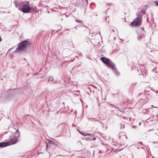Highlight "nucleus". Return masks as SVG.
Listing matches in <instances>:
<instances>
[{
    "label": "nucleus",
    "instance_id": "obj_1",
    "mask_svg": "<svg viewBox=\"0 0 158 158\" xmlns=\"http://www.w3.org/2000/svg\"><path fill=\"white\" fill-rule=\"evenodd\" d=\"M19 132L17 131L16 132L10 136L8 141L7 142L0 143V147H4L16 143L19 136Z\"/></svg>",
    "mask_w": 158,
    "mask_h": 158
},
{
    "label": "nucleus",
    "instance_id": "obj_2",
    "mask_svg": "<svg viewBox=\"0 0 158 158\" xmlns=\"http://www.w3.org/2000/svg\"><path fill=\"white\" fill-rule=\"evenodd\" d=\"M142 18L138 17L135 18L131 23V26L134 27H139L142 23Z\"/></svg>",
    "mask_w": 158,
    "mask_h": 158
},
{
    "label": "nucleus",
    "instance_id": "obj_3",
    "mask_svg": "<svg viewBox=\"0 0 158 158\" xmlns=\"http://www.w3.org/2000/svg\"><path fill=\"white\" fill-rule=\"evenodd\" d=\"M28 41L25 40L18 44L17 49L19 50H22L26 49L28 44Z\"/></svg>",
    "mask_w": 158,
    "mask_h": 158
},
{
    "label": "nucleus",
    "instance_id": "obj_4",
    "mask_svg": "<svg viewBox=\"0 0 158 158\" xmlns=\"http://www.w3.org/2000/svg\"><path fill=\"white\" fill-rule=\"evenodd\" d=\"M19 9L24 13H27L31 10V8L28 5H24L22 6L21 8H19Z\"/></svg>",
    "mask_w": 158,
    "mask_h": 158
},
{
    "label": "nucleus",
    "instance_id": "obj_5",
    "mask_svg": "<svg viewBox=\"0 0 158 158\" xmlns=\"http://www.w3.org/2000/svg\"><path fill=\"white\" fill-rule=\"evenodd\" d=\"M106 66H107L109 68L112 69V70H114L115 69V67L114 64L111 61L108 63V64H106Z\"/></svg>",
    "mask_w": 158,
    "mask_h": 158
},
{
    "label": "nucleus",
    "instance_id": "obj_6",
    "mask_svg": "<svg viewBox=\"0 0 158 158\" xmlns=\"http://www.w3.org/2000/svg\"><path fill=\"white\" fill-rule=\"evenodd\" d=\"M101 59L102 62L106 64H108L110 61L109 59L104 57L101 58Z\"/></svg>",
    "mask_w": 158,
    "mask_h": 158
},
{
    "label": "nucleus",
    "instance_id": "obj_7",
    "mask_svg": "<svg viewBox=\"0 0 158 158\" xmlns=\"http://www.w3.org/2000/svg\"><path fill=\"white\" fill-rule=\"evenodd\" d=\"M154 3L155 4V6H158V2L157 1H155L154 2Z\"/></svg>",
    "mask_w": 158,
    "mask_h": 158
},
{
    "label": "nucleus",
    "instance_id": "obj_8",
    "mask_svg": "<svg viewBox=\"0 0 158 158\" xmlns=\"http://www.w3.org/2000/svg\"><path fill=\"white\" fill-rule=\"evenodd\" d=\"M53 77H50L49 78V81H52L53 80Z\"/></svg>",
    "mask_w": 158,
    "mask_h": 158
},
{
    "label": "nucleus",
    "instance_id": "obj_9",
    "mask_svg": "<svg viewBox=\"0 0 158 158\" xmlns=\"http://www.w3.org/2000/svg\"><path fill=\"white\" fill-rule=\"evenodd\" d=\"M76 21L77 22H78V23H82V21H81H81H79V20H76Z\"/></svg>",
    "mask_w": 158,
    "mask_h": 158
},
{
    "label": "nucleus",
    "instance_id": "obj_10",
    "mask_svg": "<svg viewBox=\"0 0 158 158\" xmlns=\"http://www.w3.org/2000/svg\"><path fill=\"white\" fill-rule=\"evenodd\" d=\"M17 1L16 0L14 2V3L15 4V6L16 7H17Z\"/></svg>",
    "mask_w": 158,
    "mask_h": 158
},
{
    "label": "nucleus",
    "instance_id": "obj_11",
    "mask_svg": "<svg viewBox=\"0 0 158 158\" xmlns=\"http://www.w3.org/2000/svg\"><path fill=\"white\" fill-rule=\"evenodd\" d=\"M90 139L91 140H95L96 139L95 138V137H92V138Z\"/></svg>",
    "mask_w": 158,
    "mask_h": 158
},
{
    "label": "nucleus",
    "instance_id": "obj_12",
    "mask_svg": "<svg viewBox=\"0 0 158 158\" xmlns=\"http://www.w3.org/2000/svg\"><path fill=\"white\" fill-rule=\"evenodd\" d=\"M92 135L91 134H89V133H87L86 134H85L84 135Z\"/></svg>",
    "mask_w": 158,
    "mask_h": 158
},
{
    "label": "nucleus",
    "instance_id": "obj_13",
    "mask_svg": "<svg viewBox=\"0 0 158 158\" xmlns=\"http://www.w3.org/2000/svg\"><path fill=\"white\" fill-rule=\"evenodd\" d=\"M116 108L117 109V110H119L120 111H121L120 110V109L118 107H116Z\"/></svg>",
    "mask_w": 158,
    "mask_h": 158
},
{
    "label": "nucleus",
    "instance_id": "obj_14",
    "mask_svg": "<svg viewBox=\"0 0 158 158\" xmlns=\"http://www.w3.org/2000/svg\"><path fill=\"white\" fill-rule=\"evenodd\" d=\"M112 106L116 108V107H117V106H114V105H112Z\"/></svg>",
    "mask_w": 158,
    "mask_h": 158
},
{
    "label": "nucleus",
    "instance_id": "obj_15",
    "mask_svg": "<svg viewBox=\"0 0 158 158\" xmlns=\"http://www.w3.org/2000/svg\"><path fill=\"white\" fill-rule=\"evenodd\" d=\"M1 41V37L0 36V41Z\"/></svg>",
    "mask_w": 158,
    "mask_h": 158
},
{
    "label": "nucleus",
    "instance_id": "obj_16",
    "mask_svg": "<svg viewBox=\"0 0 158 158\" xmlns=\"http://www.w3.org/2000/svg\"><path fill=\"white\" fill-rule=\"evenodd\" d=\"M139 143H140V144L142 143V142H139Z\"/></svg>",
    "mask_w": 158,
    "mask_h": 158
}]
</instances>
